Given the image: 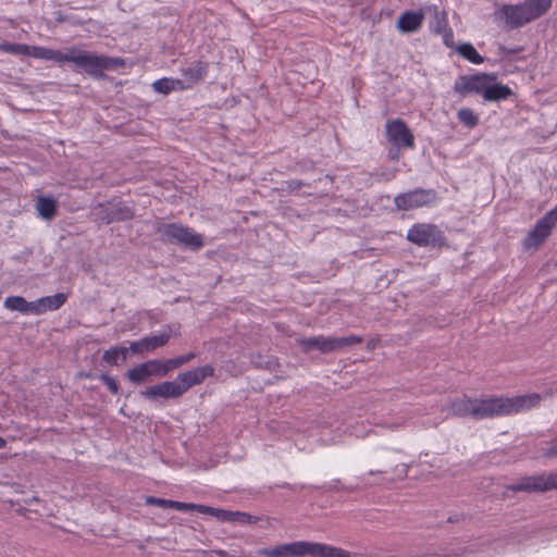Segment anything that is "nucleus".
<instances>
[{
    "mask_svg": "<svg viewBox=\"0 0 557 557\" xmlns=\"http://www.w3.org/2000/svg\"><path fill=\"white\" fill-rule=\"evenodd\" d=\"M0 51L14 55H25L35 59L54 61L58 63L72 62L82 69L87 75L96 79H106L108 76L104 71L117 70L125 64V61L122 58L103 54L98 55L74 47L69 49L67 52H62L60 50L40 46L3 41L0 44Z\"/></svg>",
    "mask_w": 557,
    "mask_h": 557,
    "instance_id": "nucleus-1",
    "label": "nucleus"
},
{
    "mask_svg": "<svg viewBox=\"0 0 557 557\" xmlns=\"http://www.w3.org/2000/svg\"><path fill=\"white\" fill-rule=\"evenodd\" d=\"M542 397L537 393L513 397L492 396L488 398H470L463 395L449 403V410L458 418L471 417L483 420L502 416H510L537 406Z\"/></svg>",
    "mask_w": 557,
    "mask_h": 557,
    "instance_id": "nucleus-2",
    "label": "nucleus"
},
{
    "mask_svg": "<svg viewBox=\"0 0 557 557\" xmlns=\"http://www.w3.org/2000/svg\"><path fill=\"white\" fill-rule=\"evenodd\" d=\"M497 73L478 72L470 75H460L454 83V91L460 97L475 94L481 95L487 102L507 100L513 95L512 89L497 82Z\"/></svg>",
    "mask_w": 557,
    "mask_h": 557,
    "instance_id": "nucleus-3",
    "label": "nucleus"
},
{
    "mask_svg": "<svg viewBox=\"0 0 557 557\" xmlns=\"http://www.w3.org/2000/svg\"><path fill=\"white\" fill-rule=\"evenodd\" d=\"M214 375V368L211 364H205L186 372L180 373L174 382L164 381L140 391V395L149 400L158 398H180L189 388L201 384L207 377Z\"/></svg>",
    "mask_w": 557,
    "mask_h": 557,
    "instance_id": "nucleus-4",
    "label": "nucleus"
},
{
    "mask_svg": "<svg viewBox=\"0 0 557 557\" xmlns=\"http://www.w3.org/2000/svg\"><path fill=\"white\" fill-rule=\"evenodd\" d=\"M552 0H524L517 4H503L495 11L496 21L504 22L508 29H517L546 14Z\"/></svg>",
    "mask_w": 557,
    "mask_h": 557,
    "instance_id": "nucleus-5",
    "label": "nucleus"
},
{
    "mask_svg": "<svg viewBox=\"0 0 557 557\" xmlns=\"http://www.w3.org/2000/svg\"><path fill=\"white\" fill-rule=\"evenodd\" d=\"M153 228L165 244L182 246L193 251L200 250L205 246L201 234L181 223H164L162 219H157Z\"/></svg>",
    "mask_w": 557,
    "mask_h": 557,
    "instance_id": "nucleus-6",
    "label": "nucleus"
},
{
    "mask_svg": "<svg viewBox=\"0 0 557 557\" xmlns=\"http://www.w3.org/2000/svg\"><path fill=\"white\" fill-rule=\"evenodd\" d=\"M91 213L95 216V222L102 225L132 220L135 216L134 208L119 196L96 203L91 208Z\"/></svg>",
    "mask_w": 557,
    "mask_h": 557,
    "instance_id": "nucleus-7",
    "label": "nucleus"
},
{
    "mask_svg": "<svg viewBox=\"0 0 557 557\" xmlns=\"http://www.w3.org/2000/svg\"><path fill=\"white\" fill-rule=\"evenodd\" d=\"M304 352L311 350H319L322 354H329L339 350L344 347H350L362 343V337L358 335H350L344 337H325L322 335L312 337H302L297 339Z\"/></svg>",
    "mask_w": 557,
    "mask_h": 557,
    "instance_id": "nucleus-8",
    "label": "nucleus"
},
{
    "mask_svg": "<svg viewBox=\"0 0 557 557\" xmlns=\"http://www.w3.org/2000/svg\"><path fill=\"white\" fill-rule=\"evenodd\" d=\"M553 490H557V471L527 475L506 486V491L513 493L524 492L529 494L545 493Z\"/></svg>",
    "mask_w": 557,
    "mask_h": 557,
    "instance_id": "nucleus-9",
    "label": "nucleus"
},
{
    "mask_svg": "<svg viewBox=\"0 0 557 557\" xmlns=\"http://www.w3.org/2000/svg\"><path fill=\"white\" fill-rule=\"evenodd\" d=\"M407 240L419 247H444L446 236L437 225L432 223H417L407 233Z\"/></svg>",
    "mask_w": 557,
    "mask_h": 557,
    "instance_id": "nucleus-10",
    "label": "nucleus"
},
{
    "mask_svg": "<svg viewBox=\"0 0 557 557\" xmlns=\"http://www.w3.org/2000/svg\"><path fill=\"white\" fill-rule=\"evenodd\" d=\"M437 200V191L433 188H414L395 196L394 205L397 210L410 211L413 209L430 207Z\"/></svg>",
    "mask_w": 557,
    "mask_h": 557,
    "instance_id": "nucleus-11",
    "label": "nucleus"
},
{
    "mask_svg": "<svg viewBox=\"0 0 557 557\" xmlns=\"http://www.w3.org/2000/svg\"><path fill=\"white\" fill-rule=\"evenodd\" d=\"M385 133L387 140L397 149L414 148V136L404 120L397 117L387 121Z\"/></svg>",
    "mask_w": 557,
    "mask_h": 557,
    "instance_id": "nucleus-12",
    "label": "nucleus"
},
{
    "mask_svg": "<svg viewBox=\"0 0 557 557\" xmlns=\"http://www.w3.org/2000/svg\"><path fill=\"white\" fill-rule=\"evenodd\" d=\"M166 329L169 330V332H162L157 335L145 336L139 341L131 342V352L144 357L146 354L165 346L169 343L172 335L176 336L178 334V332L173 331L172 325H168Z\"/></svg>",
    "mask_w": 557,
    "mask_h": 557,
    "instance_id": "nucleus-13",
    "label": "nucleus"
},
{
    "mask_svg": "<svg viewBox=\"0 0 557 557\" xmlns=\"http://www.w3.org/2000/svg\"><path fill=\"white\" fill-rule=\"evenodd\" d=\"M309 553V542L296 541L274 547L259 548L257 554L264 557H304Z\"/></svg>",
    "mask_w": 557,
    "mask_h": 557,
    "instance_id": "nucleus-14",
    "label": "nucleus"
},
{
    "mask_svg": "<svg viewBox=\"0 0 557 557\" xmlns=\"http://www.w3.org/2000/svg\"><path fill=\"white\" fill-rule=\"evenodd\" d=\"M556 222L553 220L552 213H545L540 220H537L534 228L524 238L523 245L527 249L537 248L542 245L546 238L552 234L553 227Z\"/></svg>",
    "mask_w": 557,
    "mask_h": 557,
    "instance_id": "nucleus-15",
    "label": "nucleus"
},
{
    "mask_svg": "<svg viewBox=\"0 0 557 557\" xmlns=\"http://www.w3.org/2000/svg\"><path fill=\"white\" fill-rule=\"evenodd\" d=\"M425 17V8L418 11L407 10L400 14L396 27L404 34L416 33L422 25Z\"/></svg>",
    "mask_w": 557,
    "mask_h": 557,
    "instance_id": "nucleus-16",
    "label": "nucleus"
},
{
    "mask_svg": "<svg viewBox=\"0 0 557 557\" xmlns=\"http://www.w3.org/2000/svg\"><path fill=\"white\" fill-rule=\"evenodd\" d=\"M209 72V63L202 60H196L190 62L186 67L181 70V74L184 82L187 83V87H191L202 82Z\"/></svg>",
    "mask_w": 557,
    "mask_h": 557,
    "instance_id": "nucleus-17",
    "label": "nucleus"
},
{
    "mask_svg": "<svg viewBox=\"0 0 557 557\" xmlns=\"http://www.w3.org/2000/svg\"><path fill=\"white\" fill-rule=\"evenodd\" d=\"M67 300V295L57 293L52 296H45L34 301L35 314L39 315L47 311H53L61 308Z\"/></svg>",
    "mask_w": 557,
    "mask_h": 557,
    "instance_id": "nucleus-18",
    "label": "nucleus"
},
{
    "mask_svg": "<svg viewBox=\"0 0 557 557\" xmlns=\"http://www.w3.org/2000/svg\"><path fill=\"white\" fill-rule=\"evenodd\" d=\"M425 11L432 13V20L430 22V30L435 34L440 35L446 29L449 28L448 25V16L447 12L445 10H440L437 5H426Z\"/></svg>",
    "mask_w": 557,
    "mask_h": 557,
    "instance_id": "nucleus-19",
    "label": "nucleus"
},
{
    "mask_svg": "<svg viewBox=\"0 0 557 557\" xmlns=\"http://www.w3.org/2000/svg\"><path fill=\"white\" fill-rule=\"evenodd\" d=\"M345 549L324 543L309 542L308 555L313 557H344Z\"/></svg>",
    "mask_w": 557,
    "mask_h": 557,
    "instance_id": "nucleus-20",
    "label": "nucleus"
},
{
    "mask_svg": "<svg viewBox=\"0 0 557 557\" xmlns=\"http://www.w3.org/2000/svg\"><path fill=\"white\" fill-rule=\"evenodd\" d=\"M36 209L40 218L51 221L58 213V203L52 197L39 196L36 202Z\"/></svg>",
    "mask_w": 557,
    "mask_h": 557,
    "instance_id": "nucleus-21",
    "label": "nucleus"
},
{
    "mask_svg": "<svg viewBox=\"0 0 557 557\" xmlns=\"http://www.w3.org/2000/svg\"><path fill=\"white\" fill-rule=\"evenodd\" d=\"M3 306L11 311H18L24 314H35L34 301H27L22 296H9L5 298Z\"/></svg>",
    "mask_w": 557,
    "mask_h": 557,
    "instance_id": "nucleus-22",
    "label": "nucleus"
},
{
    "mask_svg": "<svg viewBox=\"0 0 557 557\" xmlns=\"http://www.w3.org/2000/svg\"><path fill=\"white\" fill-rule=\"evenodd\" d=\"M125 377L136 385L147 382L151 374L146 361L127 370Z\"/></svg>",
    "mask_w": 557,
    "mask_h": 557,
    "instance_id": "nucleus-23",
    "label": "nucleus"
},
{
    "mask_svg": "<svg viewBox=\"0 0 557 557\" xmlns=\"http://www.w3.org/2000/svg\"><path fill=\"white\" fill-rule=\"evenodd\" d=\"M456 51L467 61L473 64H481L485 59L476 51L471 42H463L456 47Z\"/></svg>",
    "mask_w": 557,
    "mask_h": 557,
    "instance_id": "nucleus-24",
    "label": "nucleus"
},
{
    "mask_svg": "<svg viewBox=\"0 0 557 557\" xmlns=\"http://www.w3.org/2000/svg\"><path fill=\"white\" fill-rule=\"evenodd\" d=\"M459 121L468 128H473L479 124V117L470 108H461L458 113Z\"/></svg>",
    "mask_w": 557,
    "mask_h": 557,
    "instance_id": "nucleus-25",
    "label": "nucleus"
},
{
    "mask_svg": "<svg viewBox=\"0 0 557 557\" xmlns=\"http://www.w3.org/2000/svg\"><path fill=\"white\" fill-rule=\"evenodd\" d=\"M176 83L180 84L181 81H174V79H171V78L163 77V78H160V79L156 81L152 84V87H153V89L157 92H160V94H163V95H168L172 90H174V88H175L174 85Z\"/></svg>",
    "mask_w": 557,
    "mask_h": 557,
    "instance_id": "nucleus-26",
    "label": "nucleus"
},
{
    "mask_svg": "<svg viewBox=\"0 0 557 557\" xmlns=\"http://www.w3.org/2000/svg\"><path fill=\"white\" fill-rule=\"evenodd\" d=\"M260 520L259 517L244 511H233L232 523L253 524Z\"/></svg>",
    "mask_w": 557,
    "mask_h": 557,
    "instance_id": "nucleus-27",
    "label": "nucleus"
},
{
    "mask_svg": "<svg viewBox=\"0 0 557 557\" xmlns=\"http://www.w3.org/2000/svg\"><path fill=\"white\" fill-rule=\"evenodd\" d=\"M99 380L107 385L108 389L113 394V395H119L121 393V387H120V383L119 381L109 375V374H106V373H101L99 375Z\"/></svg>",
    "mask_w": 557,
    "mask_h": 557,
    "instance_id": "nucleus-28",
    "label": "nucleus"
},
{
    "mask_svg": "<svg viewBox=\"0 0 557 557\" xmlns=\"http://www.w3.org/2000/svg\"><path fill=\"white\" fill-rule=\"evenodd\" d=\"M145 504L149 506H158L164 509H172L173 500L159 498L156 496H147L145 499Z\"/></svg>",
    "mask_w": 557,
    "mask_h": 557,
    "instance_id": "nucleus-29",
    "label": "nucleus"
},
{
    "mask_svg": "<svg viewBox=\"0 0 557 557\" xmlns=\"http://www.w3.org/2000/svg\"><path fill=\"white\" fill-rule=\"evenodd\" d=\"M146 363L150 370L151 376L164 377L163 371H162L161 359L147 360Z\"/></svg>",
    "mask_w": 557,
    "mask_h": 557,
    "instance_id": "nucleus-30",
    "label": "nucleus"
},
{
    "mask_svg": "<svg viewBox=\"0 0 557 557\" xmlns=\"http://www.w3.org/2000/svg\"><path fill=\"white\" fill-rule=\"evenodd\" d=\"M102 360L107 362L109 366H117L119 362V355L116 352L115 347H110L109 349L104 350L102 355Z\"/></svg>",
    "mask_w": 557,
    "mask_h": 557,
    "instance_id": "nucleus-31",
    "label": "nucleus"
},
{
    "mask_svg": "<svg viewBox=\"0 0 557 557\" xmlns=\"http://www.w3.org/2000/svg\"><path fill=\"white\" fill-rule=\"evenodd\" d=\"M212 516L215 517L219 521L231 522L232 517H233V511L226 510V509H221V508H214Z\"/></svg>",
    "mask_w": 557,
    "mask_h": 557,
    "instance_id": "nucleus-32",
    "label": "nucleus"
},
{
    "mask_svg": "<svg viewBox=\"0 0 557 557\" xmlns=\"http://www.w3.org/2000/svg\"><path fill=\"white\" fill-rule=\"evenodd\" d=\"M163 375L166 376L170 372L178 369L175 358L161 359Z\"/></svg>",
    "mask_w": 557,
    "mask_h": 557,
    "instance_id": "nucleus-33",
    "label": "nucleus"
},
{
    "mask_svg": "<svg viewBox=\"0 0 557 557\" xmlns=\"http://www.w3.org/2000/svg\"><path fill=\"white\" fill-rule=\"evenodd\" d=\"M441 35L443 36V42L446 47L456 49L457 45L455 44L454 33L450 27Z\"/></svg>",
    "mask_w": 557,
    "mask_h": 557,
    "instance_id": "nucleus-34",
    "label": "nucleus"
},
{
    "mask_svg": "<svg viewBox=\"0 0 557 557\" xmlns=\"http://www.w3.org/2000/svg\"><path fill=\"white\" fill-rule=\"evenodd\" d=\"M172 509H176L180 511H194L195 504L173 500Z\"/></svg>",
    "mask_w": 557,
    "mask_h": 557,
    "instance_id": "nucleus-35",
    "label": "nucleus"
},
{
    "mask_svg": "<svg viewBox=\"0 0 557 557\" xmlns=\"http://www.w3.org/2000/svg\"><path fill=\"white\" fill-rule=\"evenodd\" d=\"M286 189L289 193L299 190L301 187H304L306 184L300 180H289L286 183Z\"/></svg>",
    "mask_w": 557,
    "mask_h": 557,
    "instance_id": "nucleus-36",
    "label": "nucleus"
},
{
    "mask_svg": "<svg viewBox=\"0 0 557 557\" xmlns=\"http://www.w3.org/2000/svg\"><path fill=\"white\" fill-rule=\"evenodd\" d=\"M195 358H196V354L195 352H188L186 355L175 357L178 368H181L182 366L190 362Z\"/></svg>",
    "mask_w": 557,
    "mask_h": 557,
    "instance_id": "nucleus-37",
    "label": "nucleus"
},
{
    "mask_svg": "<svg viewBox=\"0 0 557 557\" xmlns=\"http://www.w3.org/2000/svg\"><path fill=\"white\" fill-rule=\"evenodd\" d=\"M523 50L522 47H518V48H515V49H509L503 45H500L498 47V51H499V54L503 55V57H506V55H509V54H516V53H519Z\"/></svg>",
    "mask_w": 557,
    "mask_h": 557,
    "instance_id": "nucleus-38",
    "label": "nucleus"
},
{
    "mask_svg": "<svg viewBox=\"0 0 557 557\" xmlns=\"http://www.w3.org/2000/svg\"><path fill=\"white\" fill-rule=\"evenodd\" d=\"M194 510L198 511L200 513H203V515L212 516L214 507H210V506L202 505V504H195V509Z\"/></svg>",
    "mask_w": 557,
    "mask_h": 557,
    "instance_id": "nucleus-39",
    "label": "nucleus"
},
{
    "mask_svg": "<svg viewBox=\"0 0 557 557\" xmlns=\"http://www.w3.org/2000/svg\"><path fill=\"white\" fill-rule=\"evenodd\" d=\"M547 457H557V436L550 441L549 447L546 451Z\"/></svg>",
    "mask_w": 557,
    "mask_h": 557,
    "instance_id": "nucleus-40",
    "label": "nucleus"
},
{
    "mask_svg": "<svg viewBox=\"0 0 557 557\" xmlns=\"http://www.w3.org/2000/svg\"><path fill=\"white\" fill-rule=\"evenodd\" d=\"M114 347L116 349L119 358H121L122 361H125L127 359L128 352L131 351L129 347H124V346H114Z\"/></svg>",
    "mask_w": 557,
    "mask_h": 557,
    "instance_id": "nucleus-41",
    "label": "nucleus"
},
{
    "mask_svg": "<svg viewBox=\"0 0 557 557\" xmlns=\"http://www.w3.org/2000/svg\"><path fill=\"white\" fill-rule=\"evenodd\" d=\"M467 519L465 513H455L448 517L447 522L449 523H459Z\"/></svg>",
    "mask_w": 557,
    "mask_h": 557,
    "instance_id": "nucleus-42",
    "label": "nucleus"
},
{
    "mask_svg": "<svg viewBox=\"0 0 557 557\" xmlns=\"http://www.w3.org/2000/svg\"><path fill=\"white\" fill-rule=\"evenodd\" d=\"M344 557H371V555L359 552H349L345 549Z\"/></svg>",
    "mask_w": 557,
    "mask_h": 557,
    "instance_id": "nucleus-43",
    "label": "nucleus"
},
{
    "mask_svg": "<svg viewBox=\"0 0 557 557\" xmlns=\"http://www.w3.org/2000/svg\"><path fill=\"white\" fill-rule=\"evenodd\" d=\"M213 554L215 557H243L239 555H231L225 550H214Z\"/></svg>",
    "mask_w": 557,
    "mask_h": 557,
    "instance_id": "nucleus-44",
    "label": "nucleus"
},
{
    "mask_svg": "<svg viewBox=\"0 0 557 557\" xmlns=\"http://www.w3.org/2000/svg\"><path fill=\"white\" fill-rule=\"evenodd\" d=\"M341 481L338 479L334 480L332 484H330L326 490L327 491H338Z\"/></svg>",
    "mask_w": 557,
    "mask_h": 557,
    "instance_id": "nucleus-45",
    "label": "nucleus"
},
{
    "mask_svg": "<svg viewBox=\"0 0 557 557\" xmlns=\"http://www.w3.org/2000/svg\"><path fill=\"white\" fill-rule=\"evenodd\" d=\"M421 557H457V555H451V554H424V555H421Z\"/></svg>",
    "mask_w": 557,
    "mask_h": 557,
    "instance_id": "nucleus-46",
    "label": "nucleus"
},
{
    "mask_svg": "<svg viewBox=\"0 0 557 557\" xmlns=\"http://www.w3.org/2000/svg\"><path fill=\"white\" fill-rule=\"evenodd\" d=\"M23 502H24L25 505L32 506L33 503H38L39 498L37 496H32L29 498H25Z\"/></svg>",
    "mask_w": 557,
    "mask_h": 557,
    "instance_id": "nucleus-47",
    "label": "nucleus"
},
{
    "mask_svg": "<svg viewBox=\"0 0 557 557\" xmlns=\"http://www.w3.org/2000/svg\"><path fill=\"white\" fill-rule=\"evenodd\" d=\"M547 213H552L553 220L557 223V206L554 209H552L550 211H548Z\"/></svg>",
    "mask_w": 557,
    "mask_h": 557,
    "instance_id": "nucleus-48",
    "label": "nucleus"
},
{
    "mask_svg": "<svg viewBox=\"0 0 557 557\" xmlns=\"http://www.w3.org/2000/svg\"><path fill=\"white\" fill-rule=\"evenodd\" d=\"M26 511H27L26 507H23V506H22V507H18V508L16 509V512H17L18 515H23V516L26 513Z\"/></svg>",
    "mask_w": 557,
    "mask_h": 557,
    "instance_id": "nucleus-49",
    "label": "nucleus"
},
{
    "mask_svg": "<svg viewBox=\"0 0 557 557\" xmlns=\"http://www.w3.org/2000/svg\"><path fill=\"white\" fill-rule=\"evenodd\" d=\"M7 446V441L0 436V449L4 448Z\"/></svg>",
    "mask_w": 557,
    "mask_h": 557,
    "instance_id": "nucleus-50",
    "label": "nucleus"
},
{
    "mask_svg": "<svg viewBox=\"0 0 557 557\" xmlns=\"http://www.w3.org/2000/svg\"><path fill=\"white\" fill-rule=\"evenodd\" d=\"M383 472H384V471H382V470H375V471H374V470H371V471L369 472V474L374 475V474H379V473H383Z\"/></svg>",
    "mask_w": 557,
    "mask_h": 557,
    "instance_id": "nucleus-51",
    "label": "nucleus"
},
{
    "mask_svg": "<svg viewBox=\"0 0 557 557\" xmlns=\"http://www.w3.org/2000/svg\"><path fill=\"white\" fill-rule=\"evenodd\" d=\"M391 159H398V153H392Z\"/></svg>",
    "mask_w": 557,
    "mask_h": 557,
    "instance_id": "nucleus-52",
    "label": "nucleus"
}]
</instances>
